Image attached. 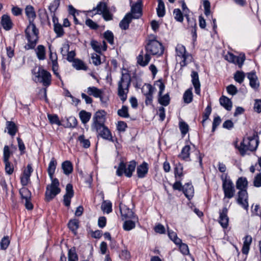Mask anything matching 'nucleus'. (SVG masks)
Instances as JSON below:
<instances>
[{
  "mask_svg": "<svg viewBox=\"0 0 261 261\" xmlns=\"http://www.w3.org/2000/svg\"><path fill=\"white\" fill-rule=\"evenodd\" d=\"M36 53L38 58L43 60L45 58V49L43 45H39L36 49Z\"/></svg>",
  "mask_w": 261,
  "mask_h": 261,
  "instance_id": "2f4dec72",
  "label": "nucleus"
},
{
  "mask_svg": "<svg viewBox=\"0 0 261 261\" xmlns=\"http://www.w3.org/2000/svg\"><path fill=\"white\" fill-rule=\"evenodd\" d=\"M221 179L222 180V189L224 194V198H232L234 196L236 192L232 181L230 179L227 178L226 176L224 177L222 176Z\"/></svg>",
  "mask_w": 261,
  "mask_h": 261,
  "instance_id": "6e6552de",
  "label": "nucleus"
},
{
  "mask_svg": "<svg viewBox=\"0 0 261 261\" xmlns=\"http://www.w3.org/2000/svg\"><path fill=\"white\" fill-rule=\"evenodd\" d=\"M253 185L256 187H261V173L257 174L254 177Z\"/></svg>",
  "mask_w": 261,
  "mask_h": 261,
  "instance_id": "338daca9",
  "label": "nucleus"
},
{
  "mask_svg": "<svg viewBox=\"0 0 261 261\" xmlns=\"http://www.w3.org/2000/svg\"><path fill=\"white\" fill-rule=\"evenodd\" d=\"M68 260L69 261H77L78 256L75 252V248H72L68 250Z\"/></svg>",
  "mask_w": 261,
  "mask_h": 261,
  "instance_id": "c03bdc74",
  "label": "nucleus"
},
{
  "mask_svg": "<svg viewBox=\"0 0 261 261\" xmlns=\"http://www.w3.org/2000/svg\"><path fill=\"white\" fill-rule=\"evenodd\" d=\"M79 116L82 122L86 124L87 123L91 116V114L89 112H87L85 111L82 110L79 113Z\"/></svg>",
  "mask_w": 261,
  "mask_h": 261,
  "instance_id": "f704fd0d",
  "label": "nucleus"
},
{
  "mask_svg": "<svg viewBox=\"0 0 261 261\" xmlns=\"http://www.w3.org/2000/svg\"><path fill=\"white\" fill-rule=\"evenodd\" d=\"M191 77L192 82L195 88V93L199 95L200 93V83L198 73L194 71H192Z\"/></svg>",
  "mask_w": 261,
  "mask_h": 261,
  "instance_id": "aec40b11",
  "label": "nucleus"
},
{
  "mask_svg": "<svg viewBox=\"0 0 261 261\" xmlns=\"http://www.w3.org/2000/svg\"><path fill=\"white\" fill-rule=\"evenodd\" d=\"M146 53L143 57V52L141 51L137 57V63L141 66H146L149 62L151 57L153 56H161L163 54L164 48L162 44L156 39V36L153 35H149L146 40L145 45Z\"/></svg>",
  "mask_w": 261,
  "mask_h": 261,
  "instance_id": "f257e3e1",
  "label": "nucleus"
},
{
  "mask_svg": "<svg viewBox=\"0 0 261 261\" xmlns=\"http://www.w3.org/2000/svg\"><path fill=\"white\" fill-rule=\"evenodd\" d=\"M135 227V223L132 220L125 221L123 224V228L124 230L129 231Z\"/></svg>",
  "mask_w": 261,
  "mask_h": 261,
  "instance_id": "864d4df0",
  "label": "nucleus"
},
{
  "mask_svg": "<svg viewBox=\"0 0 261 261\" xmlns=\"http://www.w3.org/2000/svg\"><path fill=\"white\" fill-rule=\"evenodd\" d=\"M245 77V73L241 71H237L234 74V80L240 84L243 82Z\"/></svg>",
  "mask_w": 261,
  "mask_h": 261,
  "instance_id": "58836bf2",
  "label": "nucleus"
},
{
  "mask_svg": "<svg viewBox=\"0 0 261 261\" xmlns=\"http://www.w3.org/2000/svg\"><path fill=\"white\" fill-rule=\"evenodd\" d=\"M125 71L122 72L120 80L118 83V95L122 102L127 99L131 83L130 75L127 70Z\"/></svg>",
  "mask_w": 261,
  "mask_h": 261,
  "instance_id": "7ed1b4c3",
  "label": "nucleus"
},
{
  "mask_svg": "<svg viewBox=\"0 0 261 261\" xmlns=\"http://www.w3.org/2000/svg\"><path fill=\"white\" fill-rule=\"evenodd\" d=\"M132 18L133 17H124L119 23L120 27L123 30L128 29Z\"/></svg>",
  "mask_w": 261,
  "mask_h": 261,
  "instance_id": "37998d69",
  "label": "nucleus"
},
{
  "mask_svg": "<svg viewBox=\"0 0 261 261\" xmlns=\"http://www.w3.org/2000/svg\"><path fill=\"white\" fill-rule=\"evenodd\" d=\"M92 129L95 130L103 139L113 141L111 132L105 125H101L99 128L96 127Z\"/></svg>",
  "mask_w": 261,
  "mask_h": 261,
  "instance_id": "ddd939ff",
  "label": "nucleus"
},
{
  "mask_svg": "<svg viewBox=\"0 0 261 261\" xmlns=\"http://www.w3.org/2000/svg\"><path fill=\"white\" fill-rule=\"evenodd\" d=\"M155 85L157 86L159 88L158 96H161L165 90V85L161 80H159L155 82Z\"/></svg>",
  "mask_w": 261,
  "mask_h": 261,
  "instance_id": "69168bd1",
  "label": "nucleus"
},
{
  "mask_svg": "<svg viewBox=\"0 0 261 261\" xmlns=\"http://www.w3.org/2000/svg\"><path fill=\"white\" fill-rule=\"evenodd\" d=\"M170 98L169 95L167 93L164 95L162 94L161 96H159L158 101L159 102L164 106H168L170 103Z\"/></svg>",
  "mask_w": 261,
  "mask_h": 261,
  "instance_id": "c9c22d12",
  "label": "nucleus"
},
{
  "mask_svg": "<svg viewBox=\"0 0 261 261\" xmlns=\"http://www.w3.org/2000/svg\"><path fill=\"white\" fill-rule=\"evenodd\" d=\"M1 24L3 28L6 31L11 30L13 25L10 17H2Z\"/></svg>",
  "mask_w": 261,
  "mask_h": 261,
  "instance_id": "c756f323",
  "label": "nucleus"
},
{
  "mask_svg": "<svg viewBox=\"0 0 261 261\" xmlns=\"http://www.w3.org/2000/svg\"><path fill=\"white\" fill-rule=\"evenodd\" d=\"M190 146L189 145H186L184 147L181 151L180 153L178 155V157L181 159L186 161H190Z\"/></svg>",
  "mask_w": 261,
  "mask_h": 261,
  "instance_id": "b1692460",
  "label": "nucleus"
},
{
  "mask_svg": "<svg viewBox=\"0 0 261 261\" xmlns=\"http://www.w3.org/2000/svg\"><path fill=\"white\" fill-rule=\"evenodd\" d=\"M182 192L189 199H190L194 196V188L191 184L187 183L183 186Z\"/></svg>",
  "mask_w": 261,
  "mask_h": 261,
  "instance_id": "4be33fe9",
  "label": "nucleus"
},
{
  "mask_svg": "<svg viewBox=\"0 0 261 261\" xmlns=\"http://www.w3.org/2000/svg\"><path fill=\"white\" fill-rule=\"evenodd\" d=\"M48 118L51 124H56L58 125H61V122L57 115L48 114Z\"/></svg>",
  "mask_w": 261,
  "mask_h": 261,
  "instance_id": "4d7b16f0",
  "label": "nucleus"
},
{
  "mask_svg": "<svg viewBox=\"0 0 261 261\" xmlns=\"http://www.w3.org/2000/svg\"><path fill=\"white\" fill-rule=\"evenodd\" d=\"M158 16H164L165 15V6L162 0H158V6L156 8Z\"/></svg>",
  "mask_w": 261,
  "mask_h": 261,
  "instance_id": "ea45409f",
  "label": "nucleus"
},
{
  "mask_svg": "<svg viewBox=\"0 0 261 261\" xmlns=\"http://www.w3.org/2000/svg\"><path fill=\"white\" fill-rule=\"evenodd\" d=\"M51 180V183L47 186L45 192V200L48 202L51 200L61 191L59 188V181L58 179L55 178Z\"/></svg>",
  "mask_w": 261,
  "mask_h": 261,
  "instance_id": "0eeeda50",
  "label": "nucleus"
},
{
  "mask_svg": "<svg viewBox=\"0 0 261 261\" xmlns=\"http://www.w3.org/2000/svg\"><path fill=\"white\" fill-rule=\"evenodd\" d=\"M142 2L138 1L134 5H133L131 8V15L129 13L126 14L125 16H133V15H142Z\"/></svg>",
  "mask_w": 261,
  "mask_h": 261,
  "instance_id": "6ab92c4d",
  "label": "nucleus"
},
{
  "mask_svg": "<svg viewBox=\"0 0 261 261\" xmlns=\"http://www.w3.org/2000/svg\"><path fill=\"white\" fill-rule=\"evenodd\" d=\"M103 35L105 38L110 44H114V35L112 32L110 31H107L106 32H105Z\"/></svg>",
  "mask_w": 261,
  "mask_h": 261,
  "instance_id": "5fc2aeb1",
  "label": "nucleus"
},
{
  "mask_svg": "<svg viewBox=\"0 0 261 261\" xmlns=\"http://www.w3.org/2000/svg\"><path fill=\"white\" fill-rule=\"evenodd\" d=\"M11 154L9 147L5 145L4 148L3 161H9Z\"/></svg>",
  "mask_w": 261,
  "mask_h": 261,
  "instance_id": "13d9d810",
  "label": "nucleus"
},
{
  "mask_svg": "<svg viewBox=\"0 0 261 261\" xmlns=\"http://www.w3.org/2000/svg\"><path fill=\"white\" fill-rule=\"evenodd\" d=\"M91 59L92 63L95 66L99 65L101 63L100 56L96 54L92 55Z\"/></svg>",
  "mask_w": 261,
  "mask_h": 261,
  "instance_id": "0e129e2a",
  "label": "nucleus"
},
{
  "mask_svg": "<svg viewBox=\"0 0 261 261\" xmlns=\"http://www.w3.org/2000/svg\"><path fill=\"white\" fill-rule=\"evenodd\" d=\"M247 185L248 181L246 177H241L239 178L236 182L237 189L239 190L238 193V203L245 210H247L248 207Z\"/></svg>",
  "mask_w": 261,
  "mask_h": 261,
  "instance_id": "f03ea898",
  "label": "nucleus"
},
{
  "mask_svg": "<svg viewBox=\"0 0 261 261\" xmlns=\"http://www.w3.org/2000/svg\"><path fill=\"white\" fill-rule=\"evenodd\" d=\"M19 193L23 200H31V193L28 189L22 188L20 189Z\"/></svg>",
  "mask_w": 261,
  "mask_h": 261,
  "instance_id": "e433bc0d",
  "label": "nucleus"
},
{
  "mask_svg": "<svg viewBox=\"0 0 261 261\" xmlns=\"http://www.w3.org/2000/svg\"><path fill=\"white\" fill-rule=\"evenodd\" d=\"M220 105L223 107L226 110L230 111L232 108V102L230 99L226 96H222L219 99Z\"/></svg>",
  "mask_w": 261,
  "mask_h": 261,
  "instance_id": "a878e982",
  "label": "nucleus"
},
{
  "mask_svg": "<svg viewBox=\"0 0 261 261\" xmlns=\"http://www.w3.org/2000/svg\"><path fill=\"white\" fill-rule=\"evenodd\" d=\"M87 93L95 98H99L102 101L103 91L95 87H89L87 88Z\"/></svg>",
  "mask_w": 261,
  "mask_h": 261,
  "instance_id": "412c9836",
  "label": "nucleus"
},
{
  "mask_svg": "<svg viewBox=\"0 0 261 261\" xmlns=\"http://www.w3.org/2000/svg\"><path fill=\"white\" fill-rule=\"evenodd\" d=\"M78 141L81 145L85 148H89L90 146V142L88 139H85L84 135H81L78 137Z\"/></svg>",
  "mask_w": 261,
  "mask_h": 261,
  "instance_id": "a18cd8bd",
  "label": "nucleus"
},
{
  "mask_svg": "<svg viewBox=\"0 0 261 261\" xmlns=\"http://www.w3.org/2000/svg\"><path fill=\"white\" fill-rule=\"evenodd\" d=\"M33 169L31 164H28L27 168L24 170L22 175L21 176V182L23 186H27L30 179V176L33 172Z\"/></svg>",
  "mask_w": 261,
  "mask_h": 261,
  "instance_id": "dca6fc26",
  "label": "nucleus"
},
{
  "mask_svg": "<svg viewBox=\"0 0 261 261\" xmlns=\"http://www.w3.org/2000/svg\"><path fill=\"white\" fill-rule=\"evenodd\" d=\"M155 88L150 84H145L142 88V92L146 97L145 103L147 105L152 103L153 93L155 91Z\"/></svg>",
  "mask_w": 261,
  "mask_h": 261,
  "instance_id": "9b49d317",
  "label": "nucleus"
},
{
  "mask_svg": "<svg viewBox=\"0 0 261 261\" xmlns=\"http://www.w3.org/2000/svg\"><path fill=\"white\" fill-rule=\"evenodd\" d=\"M177 60L179 61V64L181 67L187 66L192 62L193 57L191 54L186 51L185 47L181 44H178L176 47Z\"/></svg>",
  "mask_w": 261,
  "mask_h": 261,
  "instance_id": "423d86ee",
  "label": "nucleus"
},
{
  "mask_svg": "<svg viewBox=\"0 0 261 261\" xmlns=\"http://www.w3.org/2000/svg\"><path fill=\"white\" fill-rule=\"evenodd\" d=\"M119 208L122 219H132L134 217V214L132 210L124 204L120 203Z\"/></svg>",
  "mask_w": 261,
  "mask_h": 261,
  "instance_id": "f3484780",
  "label": "nucleus"
},
{
  "mask_svg": "<svg viewBox=\"0 0 261 261\" xmlns=\"http://www.w3.org/2000/svg\"><path fill=\"white\" fill-rule=\"evenodd\" d=\"M30 24L25 30V36L28 41V43L25 45V48L27 50L33 49L36 45L38 40V30L33 23V20H29Z\"/></svg>",
  "mask_w": 261,
  "mask_h": 261,
  "instance_id": "20e7f679",
  "label": "nucleus"
},
{
  "mask_svg": "<svg viewBox=\"0 0 261 261\" xmlns=\"http://www.w3.org/2000/svg\"><path fill=\"white\" fill-rule=\"evenodd\" d=\"M62 168L63 170L64 173L66 175H69L73 171L72 165L68 161H66L62 163Z\"/></svg>",
  "mask_w": 261,
  "mask_h": 261,
  "instance_id": "7c9ffc66",
  "label": "nucleus"
},
{
  "mask_svg": "<svg viewBox=\"0 0 261 261\" xmlns=\"http://www.w3.org/2000/svg\"><path fill=\"white\" fill-rule=\"evenodd\" d=\"M183 99L185 102L187 103H190L193 99V94L192 88L188 89L184 94Z\"/></svg>",
  "mask_w": 261,
  "mask_h": 261,
  "instance_id": "4c0bfd02",
  "label": "nucleus"
},
{
  "mask_svg": "<svg viewBox=\"0 0 261 261\" xmlns=\"http://www.w3.org/2000/svg\"><path fill=\"white\" fill-rule=\"evenodd\" d=\"M77 124V120L74 117H70L67 119V126L75 127Z\"/></svg>",
  "mask_w": 261,
  "mask_h": 261,
  "instance_id": "680f3d73",
  "label": "nucleus"
},
{
  "mask_svg": "<svg viewBox=\"0 0 261 261\" xmlns=\"http://www.w3.org/2000/svg\"><path fill=\"white\" fill-rule=\"evenodd\" d=\"M10 244V241L8 237H4L1 242V247L2 249H6L8 248Z\"/></svg>",
  "mask_w": 261,
  "mask_h": 261,
  "instance_id": "e2e57ef3",
  "label": "nucleus"
},
{
  "mask_svg": "<svg viewBox=\"0 0 261 261\" xmlns=\"http://www.w3.org/2000/svg\"><path fill=\"white\" fill-rule=\"evenodd\" d=\"M68 227L69 229L75 233L76 230L79 228V222L76 220H70L68 223Z\"/></svg>",
  "mask_w": 261,
  "mask_h": 261,
  "instance_id": "603ef678",
  "label": "nucleus"
},
{
  "mask_svg": "<svg viewBox=\"0 0 261 261\" xmlns=\"http://www.w3.org/2000/svg\"><path fill=\"white\" fill-rule=\"evenodd\" d=\"M53 22L54 23V31L57 37L62 36L64 34V31L62 25L58 22V18L53 17Z\"/></svg>",
  "mask_w": 261,
  "mask_h": 261,
  "instance_id": "bb28decb",
  "label": "nucleus"
},
{
  "mask_svg": "<svg viewBox=\"0 0 261 261\" xmlns=\"http://www.w3.org/2000/svg\"><path fill=\"white\" fill-rule=\"evenodd\" d=\"M258 136L254 135L252 137L244 139L240 146H238L236 143L235 147L238 148L241 155L244 156L247 151L255 150L258 146Z\"/></svg>",
  "mask_w": 261,
  "mask_h": 261,
  "instance_id": "39448f33",
  "label": "nucleus"
},
{
  "mask_svg": "<svg viewBox=\"0 0 261 261\" xmlns=\"http://www.w3.org/2000/svg\"><path fill=\"white\" fill-rule=\"evenodd\" d=\"M136 166V163L134 161H130L128 165L127 168H126L125 175L130 177L132 175L133 172L135 171Z\"/></svg>",
  "mask_w": 261,
  "mask_h": 261,
  "instance_id": "72a5a7b5",
  "label": "nucleus"
},
{
  "mask_svg": "<svg viewBox=\"0 0 261 261\" xmlns=\"http://www.w3.org/2000/svg\"><path fill=\"white\" fill-rule=\"evenodd\" d=\"M105 113L104 111H99L96 112L93 118V123L92 125V128L96 127L99 128L101 125H104Z\"/></svg>",
  "mask_w": 261,
  "mask_h": 261,
  "instance_id": "f8f14e48",
  "label": "nucleus"
},
{
  "mask_svg": "<svg viewBox=\"0 0 261 261\" xmlns=\"http://www.w3.org/2000/svg\"><path fill=\"white\" fill-rule=\"evenodd\" d=\"M101 210L107 214H109L112 212V203L110 201H105L101 204Z\"/></svg>",
  "mask_w": 261,
  "mask_h": 261,
  "instance_id": "49530a36",
  "label": "nucleus"
},
{
  "mask_svg": "<svg viewBox=\"0 0 261 261\" xmlns=\"http://www.w3.org/2000/svg\"><path fill=\"white\" fill-rule=\"evenodd\" d=\"M126 165L123 162H121L118 167L116 171V174L118 176H121L123 173L125 174Z\"/></svg>",
  "mask_w": 261,
  "mask_h": 261,
  "instance_id": "de8ad7c7",
  "label": "nucleus"
},
{
  "mask_svg": "<svg viewBox=\"0 0 261 261\" xmlns=\"http://www.w3.org/2000/svg\"><path fill=\"white\" fill-rule=\"evenodd\" d=\"M147 164L145 162L138 166L137 168V175L139 178H143L148 172Z\"/></svg>",
  "mask_w": 261,
  "mask_h": 261,
  "instance_id": "5701e85b",
  "label": "nucleus"
},
{
  "mask_svg": "<svg viewBox=\"0 0 261 261\" xmlns=\"http://www.w3.org/2000/svg\"><path fill=\"white\" fill-rule=\"evenodd\" d=\"M35 81L42 83L44 86H48L51 83V74L46 70L39 67L37 72L34 71Z\"/></svg>",
  "mask_w": 261,
  "mask_h": 261,
  "instance_id": "9d476101",
  "label": "nucleus"
},
{
  "mask_svg": "<svg viewBox=\"0 0 261 261\" xmlns=\"http://www.w3.org/2000/svg\"><path fill=\"white\" fill-rule=\"evenodd\" d=\"M247 74V77L249 80V85L251 87L255 90L257 89L259 87V84L255 72H249Z\"/></svg>",
  "mask_w": 261,
  "mask_h": 261,
  "instance_id": "a211bd4d",
  "label": "nucleus"
},
{
  "mask_svg": "<svg viewBox=\"0 0 261 261\" xmlns=\"http://www.w3.org/2000/svg\"><path fill=\"white\" fill-rule=\"evenodd\" d=\"M245 57L244 55L240 57L235 56V58H234V61H233L232 63L238 65L239 67L240 68H241L244 63V62L245 61Z\"/></svg>",
  "mask_w": 261,
  "mask_h": 261,
  "instance_id": "6e6d98bb",
  "label": "nucleus"
},
{
  "mask_svg": "<svg viewBox=\"0 0 261 261\" xmlns=\"http://www.w3.org/2000/svg\"><path fill=\"white\" fill-rule=\"evenodd\" d=\"M117 114L119 116L124 118H128L129 116L128 112V108L125 106H123L121 109L118 110Z\"/></svg>",
  "mask_w": 261,
  "mask_h": 261,
  "instance_id": "8fccbe9b",
  "label": "nucleus"
},
{
  "mask_svg": "<svg viewBox=\"0 0 261 261\" xmlns=\"http://www.w3.org/2000/svg\"><path fill=\"white\" fill-rule=\"evenodd\" d=\"M6 126L8 134L12 136H14L18 130L15 123L12 121H7Z\"/></svg>",
  "mask_w": 261,
  "mask_h": 261,
  "instance_id": "c85d7f7f",
  "label": "nucleus"
},
{
  "mask_svg": "<svg viewBox=\"0 0 261 261\" xmlns=\"http://www.w3.org/2000/svg\"><path fill=\"white\" fill-rule=\"evenodd\" d=\"M57 165V162L56 160L54 158H53L49 163L48 167L47 168V172L51 179H53V178H54L53 176L56 168Z\"/></svg>",
  "mask_w": 261,
  "mask_h": 261,
  "instance_id": "393cba45",
  "label": "nucleus"
},
{
  "mask_svg": "<svg viewBox=\"0 0 261 261\" xmlns=\"http://www.w3.org/2000/svg\"><path fill=\"white\" fill-rule=\"evenodd\" d=\"M4 162L5 166L6 172L9 175L12 174L14 171V167L13 164L9 162V160L4 161Z\"/></svg>",
  "mask_w": 261,
  "mask_h": 261,
  "instance_id": "3c124183",
  "label": "nucleus"
},
{
  "mask_svg": "<svg viewBox=\"0 0 261 261\" xmlns=\"http://www.w3.org/2000/svg\"><path fill=\"white\" fill-rule=\"evenodd\" d=\"M168 232L169 237L175 244H179L181 243V240L177 237L175 232L170 230H168Z\"/></svg>",
  "mask_w": 261,
  "mask_h": 261,
  "instance_id": "a19ab883",
  "label": "nucleus"
},
{
  "mask_svg": "<svg viewBox=\"0 0 261 261\" xmlns=\"http://www.w3.org/2000/svg\"><path fill=\"white\" fill-rule=\"evenodd\" d=\"M68 11L69 14L72 16H75L76 15H85L83 14V12L85 11L76 10L72 5H69L68 6Z\"/></svg>",
  "mask_w": 261,
  "mask_h": 261,
  "instance_id": "79ce46f5",
  "label": "nucleus"
},
{
  "mask_svg": "<svg viewBox=\"0 0 261 261\" xmlns=\"http://www.w3.org/2000/svg\"><path fill=\"white\" fill-rule=\"evenodd\" d=\"M179 127L183 136H184L189 131V125L184 121L179 122Z\"/></svg>",
  "mask_w": 261,
  "mask_h": 261,
  "instance_id": "09e8293b",
  "label": "nucleus"
},
{
  "mask_svg": "<svg viewBox=\"0 0 261 261\" xmlns=\"http://www.w3.org/2000/svg\"><path fill=\"white\" fill-rule=\"evenodd\" d=\"M83 14L86 16H93L95 15H102V16H111L106 3L103 2H100L95 8L92 10L83 12Z\"/></svg>",
  "mask_w": 261,
  "mask_h": 261,
  "instance_id": "1a4fd4ad",
  "label": "nucleus"
},
{
  "mask_svg": "<svg viewBox=\"0 0 261 261\" xmlns=\"http://www.w3.org/2000/svg\"><path fill=\"white\" fill-rule=\"evenodd\" d=\"M25 13L27 16H35L34 8L30 5H28L25 7Z\"/></svg>",
  "mask_w": 261,
  "mask_h": 261,
  "instance_id": "052dcab7",
  "label": "nucleus"
},
{
  "mask_svg": "<svg viewBox=\"0 0 261 261\" xmlns=\"http://www.w3.org/2000/svg\"><path fill=\"white\" fill-rule=\"evenodd\" d=\"M251 242L252 237L250 236H246L244 238L243 246L242 249V251L243 254H248Z\"/></svg>",
  "mask_w": 261,
  "mask_h": 261,
  "instance_id": "cd10ccee",
  "label": "nucleus"
},
{
  "mask_svg": "<svg viewBox=\"0 0 261 261\" xmlns=\"http://www.w3.org/2000/svg\"><path fill=\"white\" fill-rule=\"evenodd\" d=\"M228 209L224 207L219 211V222L224 228L227 227L228 225L229 218L227 216Z\"/></svg>",
  "mask_w": 261,
  "mask_h": 261,
  "instance_id": "4468645a",
  "label": "nucleus"
},
{
  "mask_svg": "<svg viewBox=\"0 0 261 261\" xmlns=\"http://www.w3.org/2000/svg\"><path fill=\"white\" fill-rule=\"evenodd\" d=\"M49 59L51 61L52 66H54V69L56 68V66L58 65L57 62L58 57L57 54L55 53L50 51L49 54Z\"/></svg>",
  "mask_w": 261,
  "mask_h": 261,
  "instance_id": "bf43d9fd",
  "label": "nucleus"
},
{
  "mask_svg": "<svg viewBox=\"0 0 261 261\" xmlns=\"http://www.w3.org/2000/svg\"><path fill=\"white\" fill-rule=\"evenodd\" d=\"M73 66L77 70H87L88 67L85 64L79 59H74L73 64Z\"/></svg>",
  "mask_w": 261,
  "mask_h": 261,
  "instance_id": "473e14b6",
  "label": "nucleus"
},
{
  "mask_svg": "<svg viewBox=\"0 0 261 261\" xmlns=\"http://www.w3.org/2000/svg\"><path fill=\"white\" fill-rule=\"evenodd\" d=\"M254 110L258 113L261 112V99H255L254 105Z\"/></svg>",
  "mask_w": 261,
  "mask_h": 261,
  "instance_id": "774afa93",
  "label": "nucleus"
},
{
  "mask_svg": "<svg viewBox=\"0 0 261 261\" xmlns=\"http://www.w3.org/2000/svg\"><path fill=\"white\" fill-rule=\"evenodd\" d=\"M74 195L72 185L68 184L66 187V194L64 195V203L66 206H69L71 199Z\"/></svg>",
  "mask_w": 261,
  "mask_h": 261,
  "instance_id": "2eb2a0df",
  "label": "nucleus"
}]
</instances>
